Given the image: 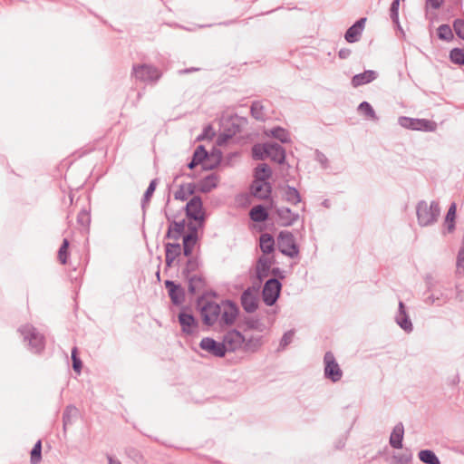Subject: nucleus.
Returning <instances> with one entry per match:
<instances>
[{
  "instance_id": "nucleus-1",
  "label": "nucleus",
  "mask_w": 464,
  "mask_h": 464,
  "mask_svg": "<svg viewBox=\"0 0 464 464\" xmlns=\"http://www.w3.org/2000/svg\"><path fill=\"white\" fill-rule=\"evenodd\" d=\"M416 216L420 227L434 225L440 216V207L437 200L430 204L425 200H420L416 205Z\"/></svg>"
},
{
  "instance_id": "nucleus-2",
  "label": "nucleus",
  "mask_w": 464,
  "mask_h": 464,
  "mask_svg": "<svg viewBox=\"0 0 464 464\" xmlns=\"http://www.w3.org/2000/svg\"><path fill=\"white\" fill-rule=\"evenodd\" d=\"M132 74L136 80L147 84H156L162 73L159 68L150 64H134Z\"/></svg>"
},
{
  "instance_id": "nucleus-3",
  "label": "nucleus",
  "mask_w": 464,
  "mask_h": 464,
  "mask_svg": "<svg viewBox=\"0 0 464 464\" xmlns=\"http://www.w3.org/2000/svg\"><path fill=\"white\" fill-rule=\"evenodd\" d=\"M19 332L24 342H28L29 349L34 353H40L44 349V337L34 326L24 325Z\"/></svg>"
},
{
  "instance_id": "nucleus-4",
  "label": "nucleus",
  "mask_w": 464,
  "mask_h": 464,
  "mask_svg": "<svg viewBox=\"0 0 464 464\" xmlns=\"http://www.w3.org/2000/svg\"><path fill=\"white\" fill-rule=\"evenodd\" d=\"M198 305L204 324L212 326L218 322L221 314V306L218 304L202 298L198 301Z\"/></svg>"
},
{
  "instance_id": "nucleus-5",
  "label": "nucleus",
  "mask_w": 464,
  "mask_h": 464,
  "mask_svg": "<svg viewBox=\"0 0 464 464\" xmlns=\"http://www.w3.org/2000/svg\"><path fill=\"white\" fill-rule=\"evenodd\" d=\"M277 246L279 251L289 257H295L299 254L298 246L295 243L294 235L289 231H281L277 237Z\"/></svg>"
},
{
  "instance_id": "nucleus-6",
  "label": "nucleus",
  "mask_w": 464,
  "mask_h": 464,
  "mask_svg": "<svg viewBox=\"0 0 464 464\" xmlns=\"http://www.w3.org/2000/svg\"><path fill=\"white\" fill-rule=\"evenodd\" d=\"M281 289L282 284L277 278L268 279L265 283L262 290V298L264 303L268 306L275 304L279 298Z\"/></svg>"
},
{
  "instance_id": "nucleus-7",
  "label": "nucleus",
  "mask_w": 464,
  "mask_h": 464,
  "mask_svg": "<svg viewBox=\"0 0 464 464\" xmlns=\"http://www.w3.org/2000/svg\"><path fill=\"white\" fill-rule=\"evenodd\" d=\"M324 376L326 379L336 382L342 379L343 371L337 363L334 355L332 352H326L324 356Z\"/></svg>"
},
{
  "instance_id": "nucleus-8",
  "label": "nucleus",
  "mask_w": 464,
  "mask_h": 464,
  "mask_svg": "<svg viewBox=\"0 0 464 464\" xmlns=\"http://www.w3.org/2000/svg\"><path fill=\"white\" fill-rule=\"evenodd\" d=\"M398 123L405 129L413 130L431 131L434 130V122L426 119H414L406 116H401L398 119Z\"/></svg>"
},
{
  "instance_id": "nucleus-9",
  "label": "nucleus",
  "mask_w": 464,
  "mask_h": 464,
  "mask_svg": "<svg viewBox=\"0 0 464 464\" xmlns=\"http://www.w3.org/2000/svg\"><path fill=\"white\" fill-rule=\"evenodd\" d=\"M245 335L239 331L233 329L226 333L223 336L222 343L225 344V352H235L243 349Z\"/></svg>"
},
{
  "instance_id": "nucleus-10",
  "label": "nucleus",
  "mask_w": 464,
  "mask_h": 464,
  "mask_svg": "<svg viewBox=\"0 0 464 464\" xmlns=\"http://www.w3.org/2000/svg\"><path fill=\"white\" fill-rule=\"evenodd\" d=\"M238 307L233 301L227 300L222 304L221 314L218 319L220 325H232L238 315Z\"/></svg>"
},
{
  "instance_id": "nucleus-11",
  "label": "nucleus",
  "mask_w": 464,
  "mask_h": 464,
  "mask_svg": "<svg viewBox=\"0 0 464 464\" xmlns=\"http://www.w3.org/2000/svg\"><path fill=\"white\" fill-rule=\"evenodd\" d=\"M186 215L188 218L202 223L205 219L203 204L199 196H193L186 205Z\"/></svg>"
},
{
  "instance_id": "nucleus-12",
  "label": "nucleus",
  "mask_w": 464,
  "mask_h": 464,
  "mask_svg": "<svg viewBox=\"0 0 464 464\" xmlns=\"http://www.w3.org/2000/svg\"><path fill=\"white\" fill-rule=\"evenodd\" d=\"M225 344L210 337L203 338L199 343V347L213 356L222 358L226 355Z\"/></svg>"
},
{
  "instance_id": "nucleus-13",
  "label": "nucleus",
  "mask_w": 464,
  "mask_h": 464,
  "mask_svg": "<svg viewBox=\"0 0 464 464\" xmlns=\"http://www.w3.org/2000/svg\"><path fill=\"white\" fill-rule=\"evenodd\" d=\"M192 159L199 165H201L202 169L205 170L213 169L217 167L218 161H217V158H215L214 162L211 161L208 151L204 148L203 145H199L195 150Z\"/></svg>"
},
{
  "instance_id": "nucleus-14",
  "label": "nucleus",
  "mask_w": 464,
  "mask_h": 464,
  "mask_svg": "<svg viewBox=\"0 0 464 464\" xmlns=\"http://www.w3.org/2000/svg\"><path fill=\"white\" fill-rule=\"evenodd\" d=\"M240 302L246 313H254L258 307V298L254 289L248 287L241 295Z\"/></svg>"
},
{
  "instance_id": "nucleus-15",
  "label": "nucleus",
  "mask_w": 464,
  "mask_h": 464,
  "mask_svg": "<svg viewBox=\"0 0 464 464\" xmlns=\"http://www.w3.org/2000/svg\"><path fill=\"white\" fill-rule=\"evenodd\" d=\"M165 287L173 304L180 305L185 301V291L180 285L171 280H166Z\"/></svg>"
},
{
  "instance_id": "nucleus-16",
  "label": "nucleus",
  "mask_w": 464,
  "mask_h": 464,
  "mask_svg": "<svg viewBox=\"0 0 464 464\" xmlns=\"http://www.w3.org/2000/svg\"><path fill=\"white\" fill-rule=\"evenodd\" d=\"M189 232L183 236L182 252L185 256H193L192 251L198 240V229L195 226H188Z\"/></svg>"
},
{
  "instance_id": "nucleus-17",
  "label": "nucleus",
  "mask_w": 464,
  "mask_h": 464,
  "mask_svg": "<svg viewBox=\"0 0 464 464\" xmlns=\"http://www.w3.org/2000/svg\"><path fill=\"white\" fill-rule=\"evenodd\" d=\"M242 120V118H239L237 116H232L226 119L223 121V134L226 137V139L232 138L234 135L240 132Z\"/></svg>"
},
{
  "instance_id": "nucleus-18",
  "label": "nucleus",
  "mask_w": 464,
  "mask_h": 464,
  "mask_svg": "<svg viewBox=\"0 0 464 464\" xmlns=\"http://www.w3.org/2000/svg\"><path fill=\"white\" fill-rule=\"evenodd\" d=\"M272 187L269 181L253 180L251 192L255 198L267 199L270 197Z\"/></svg>"
},
{
  "instance_id": "nucleus-19",
  "label": "nucleus",
  "mask_w": 464,
  "mask_h": 464,
  "mask_svg": "<svg viewBox=\"0 0 464 464\" xmlns=\"http://www.w3.org/2000/svg\"><path fill=\"white\" fill-rule=\"evenodd\" d=\"M365 22V17L360 18L358 21H356L352 26H350L347 29L344 34V39L351 44L358 42L362 34Z\"/></svg>"
},
{
  "instance_id": "nucleus-20",
  "label": "nucleus",
  "mask_w": 464,
  "mask_h": 464,
  "mask_svg": "<svg viewBox=\"0 0 464 464\" xmlns=\"http://www.w3.org/2000/svg\"><path fill=\"white\" fill-rule=\"evenodd\" d=\"M276 213L278 217L280 225L283 227H290L299 218V215L297 213H294L289 208L286 207L277 208Z\"/></svg>"
},
{
  "instance_id": "nucleus-21",
  "label": "nucleus",
  "mask_w": 464,
  "mask_h": 464,
  "mask_svg": "<svg viewBox=\"0 0 464 464\" xmlns=\"http://www.w3.org/2000/svg\"><path fill=\"white\" fill-rule=\"evenodd\" d=\"M395 321L398 325L407 333H411L413 330L411 321L406 312V307L403 302H399L398 312L395 316Z\"/></svg>"
},
{
  "instance_id": "nucleus-22",
  "label": "nucleus",
  "mask_w": 464,
  "mask_h": 464,
  "mask_svg": "<svg viewBox=\"0 0 464 464\" xmlns=\"http://www.w3.org/2000/svg\"><path fill=\"white\" fill-rule=\"evenodd\" d=\"M266 156V158H270L271 160L278 164H283L285 160V150L277 143L267 142Z\"/></svg>"
},
{
  "instance_id": "nucleus-23",
  "label": "nucleus",
  "mask_w": 464,
  "mask_h": 464,
  "mask_svg": "<svg viewBox=\"0 0 464 464\" xmlns=\"http://www.w3.org/2000/svg\"><path fill=\"white\" fill-rule=\"evenodd\" d=\"M179 323L182 332L188 334H193L198 326L195 317L186 312H181L179 314Z\"/></svg>"
},
{
  "instance_id": "nucleus-24",
  "label": "nucleus",
  "mask_w": 464,
  "mask_h": 464,
  "mask_svg": "<svg viewBox=\"0 0 464 464\" xmlns=\"http://www.w3.org/2000/svg\"><path fill=\"white\" fill-rule=\"evenodd\" d=\"M182 248L179 243L165 244V262L167 266H171L173 262L181 255Z\"/></svg>"
},
{
  "instance_id": "nucleus-25",
  "label": "nucleus",
  "mask_w": 464,
  "mask_h": 464,
  "mask_svg": "<svg viewBox=\"0 0 464 464\" xmlns=\"http://www.w3.org/2000/svg\"><path fill=\"white\" fill-rule=\"evenodd\" d=\"M218 183V177L216 174L211 173V174L206 176L205 178H203L202 179H200L196 184V186H197L198 191H199L201 193H208L212 189L217 188Z\"/></svg>"
},
{
  "instance_id": "nucleus-26",
  "label": "nucleus",
  "mask_w": 464,
  "mask_h": 464,
  "mask_svg": "<svg viewBox=\"0 0 464 464\" xmlns=\"http://www.w3.org/2000/svg\"><path fill=\"white\" fill-rule=\"evenodd\" d=\"M378 76L377 72L373 70H367L362 73L355 74L351 81L354 88L367 84L374 81Z\"/></svg>"
},
{
  "instance_id": "nucleus-27",
  "label": "nucleus",
  "mask_w": 464,
  "mask_h": 464,
  "mask_svg": "<svg viewBox=\"0 0 464 464\" xmlns=\"http://www.w3.org/2000/svg\"><path fill=\"white\" fill-rule=\"evenodd\" d=\"M404 436V426L401 422L397 423L389 439V443L393 449H402V440Z\"/></svg>"
},
{
  "instance_id": "nucleus-28",
  "label": "nucleus",
  "mask_w": 464,
  "mask_h": 464,
  "mask_svg": "<svg viewBox=\"0 0 464 464\" xmlns=\"http://www.w3.org/2000/svg\"><path fill=\"white\" fill-rule=\"evenodd\" d=\"M272 261L268 256H261L256 262V276L262 281L264 278L267 277L271 271Z\"/></svg>"
},
{
  "instance_id": "nucleus-29",
  "label": "nucleus",
  "mask_w": 464,
  "mask_h": 464,
  "mask_svg": "<svg viewBox=\"0 0 464 464\" xmlns=\"http://www.w3.org/2000/svg\"><path fill=\"white\" fill-rule=\"evenodd\" d=\"M186 222L185 220L172 221L169 226L166 237L173 240H179L180 237L183 238L185 231Z\"/></svg>"
},
{
  "instance_id": "nucleus-30",
  "label": "nucleus",
  "mask_w": 464,
  "mask_h": 464,
  "mask_svg": "<svg viewBox=\"0 0 464 464\" xmlns=\"http://www.w3.org/2000/svg\"><path fill=\"white\" fill-rule=\"evenodd\" d=\"M198 190L195 183L181 184L174 193L175 199L185 201Z\"/></svg>"
},
{
  "instance_id": "nucleus-31",
  "label": "nucleus",
  "mask_w": 464,
  "mask_h": 464,
  "mask_svg": "<svg viewBox=\"0 0 464 464\" xmlns=\"http://www.w3.org/2000/svg\"><path fill=\"white\" fill-rule=\"evenodd\" d=\"M263 345L262 335H251L249 337L245 336V343L243 350L246 353H255Z\"/></svg>"
},
{
  "instance_id": "nucleus-32",
  "label": "nucleus",
  "mask_w": 464,
  "mask_h": 464,
  "mask_svg": "<svg viewBox=\"0 0 464 464\" xmlns=\"http://www.w3.org/2000/svg\"><path fill=\"white\" fill-rule=\"evenodd\" d=\"M259 246L263 252V256L271 254L275 250V239L268 233L261 234L259 237Z\"/></svg>"
},
{
  "instance_id": "nucleus-33",
  "label": "nucleus",
  "mask_w": 464,
  "mask_h": 464,
  "mask_svg": "<svg viewBox=\"0 0 464 464\" xmlns=\"http://www.w3.org/2000/svg\"><path fill=\"white\" fill-rule=\"evenodd\" d=\"M272 176L271 168L266 164H258L254 169V180L268 181Z\"/></svg>"
},
{
  "instance_id": "nucleus-34",
  "label": "nucleus",
  "mask_w": 464,
  "mask_h": 464,
  "mask_svg": "<svg viewBox=\"0 0 464 464\" xmlns=\"http://www.w3.org/2000/svg\"><path fill=\"white\" fill-rule=\"evenodd\" d=\"M457 205L452 202L448 209V212L444 220V227L446 232L452 233L455 229V218H456Z\"/></svg>"
},
{
  "instance_id": "nucleus-35",
  "label": "nucleus",
  "mask_w": 464,
  "mask_h": 464,
  "mask_svg": "<svg viewBox=\"0 0 464 464\" xmlns=\"http://www.w3.org/2000/svg\"><path fill=\"white\" fill-rule=\"evenodd\" d=\"M79 413L78 409L73 405L66 406L63 414V430H66L67 427L72 425Z\"/></svg>"
},
{
  "instance_id": "nucleus-36",
  "label": "nucleus",
  "mask_w": 464,
  "mask_h": 464,
  "mask_svg": "<svg viewBox=\"0 0 464 464\" xmlns=\"http://www.w3.org/2000/svg\"><path fill=\"white\" fill-rule=\"evenodd\" d=\"M245 328L244 331L255 330L259 333H263L266 330V324L261 321L260 318L252 316L247 317L244 321Z\"/></svg>"
},
{
  "instance_id": "nucleus-37",
  "label": "nucleus",
  "mask_w": 464,
  "mask_h": 464,
  "mask_svg": "<svg viewBox=\"0 0 464 464\" xmlns=\"http://www.w3.org/2000/svg\"><path fill=\"white\" fill-rule=\"evenodd\" d=\"M188 280V292L192 295L196 294L201 288H203L205 285L204 278L201 276L191 275L188 277H184Z\"/></svg>"
},
{
  "instance_id": "nucleus-38",
  "label": "nucleus",
  "mask_w": 464,
  "mask_h": 464,
  "mask_svg": "<svg viewBox=\"0 0 464 464\" xmlns=\"http://www.w3.org/2000/svg\"><path fill=\"white\" fill-rule=\"evenodd\" d=\"M249 217L255 222H264L268 218V212L264 206L256 205L251 208Z\"/></svg>"
},
{
  "instance_id": "nucleus-39",
  "label": "nucleus",
  "mask_w": 464,
  "mask_h": 464,
  "mask_svg": "<svg viewBox=\"0 0 464 464\" xmlns=\"http://www.w3.org/2000/svg\"><path fill=\"white\" fill-rule=\"evenodd\" d=\"M285 199L293 205H296L301 202V195L299 191L291 186H286L284 193Z\"/></svg>"
},
{
  "instance_id": "nucleus-40",
  "label": "nucleus",
  "mask_w": 464,
  "mask_h": 464,
  "mask_svg": "<svg viewBox=\"0 0 464 464\" xmlns=\"http://www.w3.org/2000/svg\"><path fill=\"white\" fill-rule=\"evenodd\" d=\"M188 260L186 265L182 270V276L184 277H188L191 274L197 271L199 267V261L197 256H188Z\"/></svg>"
},
{
  "instance_id": "nucleus-41",
  "label": "nucleus",
  "mask_w": 464,
  "mask_h": 464,
  "mask_svg": "<svg viewBox=\"0 0 464 464\" xmlns=\"http://www.w3.org/2000/svg\"><path fill=\"white\" fill-rule=\"evenodd\" d=\"M419 459L425 464H440V459L430 450H422L419 452Z\"/></svg>"
},
{
  "instance_id": "nucleus-42",
  "label": "nucleus",
  "mask_w": 464,
  "mask_h": 464,
  "mask_svg": "<svg viewBox=\"0 0 464 464\" xmlns=\"http://www.w3.org/2000/svg\"><path fill=\"white\" fill-rule=\"evenodd\" d=\"M269 134L280 140L282 143H289L291 141L289 132L282 127H275L269 130Z\"/></svg>"
},
{
  "instance_id": "nucleus-43",
  "label": "nucleus",
  "mask_w": 464,
  "mask_h": 464,
  "mask_svg": "<svg viewBox=\"0 0 464 464\" xmlns=\"http://www.w3.org/2000/svg\"><path fill=\"white\" fill-rule=\"evenodd\" d=\"M266 148H267V142L266 143H257L255 144L252 147V157L254 160H265L266 156Z\"/></svg>"
},
{
  "instance_id": "nucleus-44",
  "label": "nucleus",
  "mask_w": 464,
  "mask_h": 464,
  "mask_svg": "<svg viewBox=\"0 0 464 464\" xmlns=\"http://www.w3.org/2000/svg\"><path fill=\"white\" fill-rule=\"evenodd\" d=\"M251 115L257 121H264L266 115L264 113V106L261 102L255 101L250 108Z\"/></svg>"
},
{
  "instance_id": "nucleus-45",
  "label": "nucleus",
  "mask_w": 464,
  "mask_h": 464,
  "mask_svg": "<svg viewBox=\"0 0 464 464\" xmlns=\"http://www.w3.org/2000/svg\"><path fill=\"white\" fill-rule=\"evenodd\" d=\"M358 111L372 120H374V121L378 120V117H377L373 108L368 102H361L358 106Z\"/></svg>"
},
{
  "instance_id": "nucleus-46",
  "label": "nucleus",
  "mask_w": 464,
  "mask_h": 464,
  "mask_svg": "<svg viewBox=\"0 0 464 464\" xmlns=\"http://www.w3.org/2000/svg\"><path fill=\"white\" fill-rule=\"evenodd\" d=\"M438 37L440 40L450 42L453 39V33L449 24H440L438 27Z\"/></svg>"
},
{
  "instance_id": "nucleus-47",
  "label": "nucleus",
  "mask_w": 464,
  "mask_h": 464,
  "mask_svg": "<svg viewBox=\"0 0 464 464\" xmlns=\"http://www.w3.org/2000/svg\"><path fill=\"white\" fill-rule=\"evenodd\" d=\"M450 61L458 65H464V49L453 48L450 53Z\"/></svg>"
},
{
  "instance_id": "nucleus-48",
  "label": "nucleus",
  "mask_w": 464,
  "mask_h": 464,
  "mask_svg": "<svg viewBox=\"0 0 464 464\" xmlns=\"http://www.w3.org/2000/svg\"><path fill=\"white\" fill-rule=\"evenodd\" d=\"M42 459V442L38 440L31 450V464H39Z\"/></svg>"
},
{
  "instance_id": "nucleus-49",
  "label": "nucleus",
  "mask_w": 464,
  "mask_h": 464,
  "mask_svg": "<svg viewBox=\"0 0 464 464\" xmlns=\"http://www.w3.org/2000/svg\"><path fill=\"white\" fill-rule=\"evenodd\" d=\"M396 464H409L412 459V453L411 450L405 449L403 452L393 455Z\"/></svg>"
},
{
  "instance_id": "nucleus-50",
  "label": "nucleus",
  "mask_w": 464,
  "mask_h": 464,
  "mask_svg": "<svg viewBox=\"0 0 464 464\" xmlns=\"http://www.w3.org/2000/svg\"><path fill=\"white\" fill-rule=\"evenodd\" d=\"M157 182H158L157 179H154L150 182L149 187L147 188V189L143 195L142 200H141V206L143 208H145L146 204H149V202L156 189Z\"/></svg>"
},
{
  "instance_id": "nucleus-51",
  "label": "nucleus",
  "mask_w": 464,
  "mask_h": 464,
  "mask_svg": "<svg viewBox=\"0 0 464 464\" xmlns=\"http://www.w3.org/2000/svg\"><path fill=\"white\" fill-rule=\"evenodd\" d=\"M399 7L400 0H393L390 7V17L397 27H400Z\"/></svg>"
},
{
  "instance_id": "nucleus-52",
  "label": "nucleus",
  "mask_w": 464,
  "mask_h": 464,
  "mask_svg": "<svg viewBox=\"0 0 464 464\" xmlns=\"http://www.w3.org/2000/svg\"><path fill=\"white\" fill-rule=\"evenodd\" d=\"M69 241L64 238L58 251V258L62 264H66L68 259Z\"/></svg>"
},
{
  "instance_id": "nucleus-53",
  "label": "nucleus",
  "mask_w": 464,
  "mask_h": 464,
  "mask_svg": "<svg viewBox=\"0 0 464 464\" xmlns=\"http://www.w3.org/2000/svg\"><path fill=\"white\" fill-rule=\"evenodd\" d=\"M77 223L82 227H88L91 223L90 211L83 208L77 215Z\"/></svg>"
},
{
  "instance_id": "nucleus-54",
  "label": "nucleus",
  "mask_w": 464,
  "mask_h": 464,
  "mask_svg": "<svg viewBox=\"0 0 464 464\" xmlns=\"http://www.w3.org/2000/svg\"><path fill=\"white\" fill-rule=\"evenodd\" d=\"M430 294L425 297V303L428 304H433L435 303H443L445 302V297L442 293H434L430 292Z\"/></svg>"
},
{
  "instance_id": "nucleus-55",
  "label": "nucleus",
  "mask_w": 464,
  "mask_h": 464,
  "mask_svg": "<svg viewBox=\"0 0 464 464\" xmlns=\"http://www.w3.org/2000/svg\"><path fill=\"white\" fill-rule=\"evenodd\" d=\"M77 353H78L77 347H73L72 350V368H73L74 372L80 373L82 367V362L81 359L79 358Z\"/></svg>"
},
{
  "instance_id": "nucleus-56",
  "label": "nucleus",
  "mask_w": 464,
  "mask_h": 464,
  "mask_svg": "<svg viewBox=\"0 0 464 464\" xmlns=\"http://www.w3.org/2000/svg\"><path fill=\"white\" fill-rule=\"evenodd\" d=\"M294 335H295L294 330H289V331L285 332L280 340V344H279L280 348L285 349L289 343H291L293 341Z\"/></svg>"
},
{
  "instance_id": "nucleus-57",
  "label": "nucleus",
  "mask_w": 464,
  "mask_h": 464,
  "mask_svg": "<svg viewBox=\"0 0 464 464\" xmlns=\"http://www.w3.org/2000/svg\"><path fill=\"white\" fill-rule=\"evenodd\" d=\"M453 28L458 37L464 40V20L456 19L453 22Z\"/></svg>"
},
{
  "instance_id": "nucleus-58",
  "label": "nucleus",
  "mask_w": 464,
  "mask_h": 464,
  "mask_svg": "<svg viewBox=\"0 0 464 464\" xmlns=\"http://www.w3.org/2000/svg\"><path fill=\"white\" fill-rule=\"evenodd\" d=\"M315 160L321 164L324 169H327L329 167V160L327 157L321 151H315Z\"/></svg>"
},
{
  "instance_id": "nucleus-59",
  "label": "nucleus",
  "mask_w": 464,
  "mask_h": 464,
  "mask_svg": "<svg viewBox=\"0 0 464 464\" xmlns=\"http://www.w3.org/2000/svg\"><path fill=\"white\" fill-rule=\"evenodd\" d=\"M424 280L427 285V293L432 292L436 285L433 276L431 275H426Z\"/></svg>"
},
{
  "instance_id": "nucleus-60",
  "label": "nucleus",
  "mask_w": 464,
  "mask_h": 464,
  "mask_svg": "<svg viewBox=\"0 0 464 464\" xmlns=\"http://www.w3.org/2000/svg\"><path fill=\"white\" fill-rule=\"evenodd\" d=\"M127 454L129 457L132 458L135 461H140L142 458L141 454L136 449L130 448L127 450Z\"/></svg>"
},
{
  "instance_id": "nucleus-61",
  "label": "nucleus",
  "mask_w": 464,
  "mask_h": 464,
  "mask_svg": "<svg viewBox=\"0 0 464 464\" xmlns=\"http://www.w3.org/2000/svg\"><path fill=\"white\" fill-rule=\"evenodd\" d=\"M352 53V51L351 49L349 48H342L340 49V51L338 52V56L340 59H347Z\"/></svg>"
},
{
  "instance_id": "nucleus-62",
  "label": "nucleus",
  "mask_w": 464,
  "mask_h": 464,
  "mask_svg": "<svg viewBox=\"0 0 464 464\" xmlns=\"http://www.w3.org/2000/svg\"><path fill=\"white\" fill-rule=\"evenodd\" d=\"M443 3V0H427V5L431 6L433 9H439Z\"/></svg>"
},
{
  "instance_id": "nucleus-63",
  "label": "nucleus",
  "mask_w": 464,
  "mask_h": 464,
  "mask_svg": "<svg viewBox=\"0 0 464 464\" xmlns=\"http://www.w3.org/2000/svg\"><path fill=\"white\" fill-rule=\"evenodd\" d=\"M271 274L276 277H279L280 279L285 278V272L280 269L279 267H274L271 269Z\"/></svg>"
},
{
  "instance_id": "nucleus-64",
  "label": "nucleus",
  "mask_w": 464,
  "mask_h": 464,
  "mask_svg": "<svg viewBox=\"0 0 464 464\" xmlns=\"http://www.w3.org/2000/svg\"><path fill=\"white\" fill-rule=\"evenodd\" d=\"M196 71H198V68L191 67V68H188V69H185V70H180L179 73L180 74L189 73V72H196Z\"/></svg>"
}]
</instances>
